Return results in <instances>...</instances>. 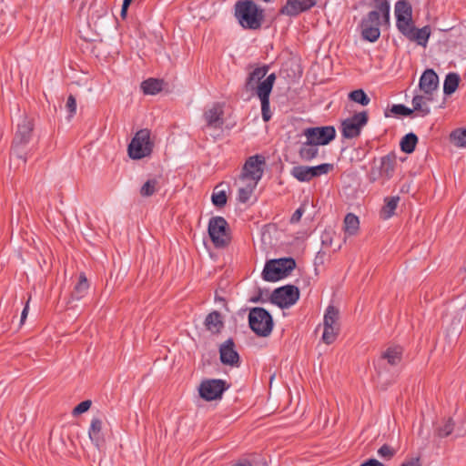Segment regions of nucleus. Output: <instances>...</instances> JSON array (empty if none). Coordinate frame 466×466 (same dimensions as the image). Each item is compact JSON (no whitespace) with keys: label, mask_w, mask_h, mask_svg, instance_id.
Instances as JSON below:
<instances>
[{"label":"nucleus","mask_w":466,"mask_h":466,"mask_svg":"<svg viewBox=\"0 0 466 466\" xmlns=\"http://www.w3.org/2000/svg\"><path fill=\"white\" fill-rule=\"evenodd\" d=\"M208 235L215 248H227L231 241V236L228 228V224L223 217H213L209 219Z\"/></svg>","instance_id":"nucleus-7"},{"label":"nucleus","mask_w":466,"mask_h":466,"mask_svg":"<svg viewBox=\"0 0 466 466\" xmlns=\"http://www.w3.org/2000/svg\"><path fill=\"white\" fill-rule=\"evenodd\" d=\"M399 201H400L399 196L385 198V199H384L385 204L382 207V209L380 212L381 217L384 219H389L390 218H391L394 215L395 210L398 207Z\"/></svg>","instance_id":"nucleus-27"},{"label":"nucleus","mask_w":466,"mask_h":466,"mask_svg":"<svg viewBox=\"0 0 466 466\" xmlns=\"http://www.w3.org/2000/svg\"><path fill=\"white\" fill-rule=\"evenodd\" d=\"M304 212H305L304 206H301L299 208H297L290 218V223L295 224V223L299 222Z\"/></svg>","instance_id":"nucleus-46"},{"label":"nucleus","mask_w":466,"mask_h":466,"mask_svg":"<svg viewBox=\"0 0 466 466\" xmlns=\"http://www.w3.org/2000/svg\"><path fill=\"white\" fill-rule=\"evenodd\" d=\"M360 466H384L383 463L379 461L376 459H370L367 461L363 462Z\"/></svg>","instance_id":"nucleus-47"},{"label":"nucleus","mask_w":466,"mask_h":466,"mask_svg":"<svg viewBox=\"0 0 466 466\" xmlns=\"http://www.w3.org/2000/svg\"><path fill=\"white\" fill-rule=\"evenodd\" d=\"M88 289L89 283L85 273H80L78 281L71 293L72 299L76 300L81 299L86 295Z\"/></svg>","instance_id":"nucleus-25"},{"label":"nucleus","mask_w":466,"mask_h":466,"mask_svg":"<svg viewBox=\"0 0 466 466\" xmlns=\"http://www.w3.org/2000/svg\"><path fill=\"white\" fill-rule=\"evenodd\" d=\"M412 110L418 111L420 116H426L430 114L431 109L425 104L424 97L422 96H414L411 101Z\"/></svg>","instance_id":"nucleus-33"},{"label":"nucleus","mask_w":466,"mask_h":466,"mask_svg":"<svg viewBox=\"0 0 466 466\" xmlns=\"http://www.w3.org/2000/svg\"><path fill=\"white\" fill-rule=\"evenodd\" d=\"M338 332H339L338 326L324 327V331L322 334L323 341L326 344L332 343L336 339Z\"/></svg>","instance_id":"nucleus-39"},{"label":"nucleus","mask_w":466,"mask_h":466,"mask_svg":"<svg viewBox=\"0 0 466 466\" xmlns=\"http://www.w3.org/2000/svg\"><path fill=\"white\" fill-rule=\"evenodd\" d=\"M153 143L150 141V131L147 128L138 130L128 145V156L132 159H141L151 154Z\"/></svg>","instance_id":"nucleus-8"},{"label":"nucleus","mask_w":466,"mask_h":466,"mask_svg":"<svg viewBox=\"0 0 466 466\" xmlns=\"http://www.w3.org/2000/svg\"><path fill=\"white\" fill-rule=\"evenodd\" d=\"M382 20L390 22V4L387 0H375V10L364 16L360 22L361 35L369 42H376L380 35V25Z\"/></svg>","instance_id":"nucleus-2"},{"label":"nucleus","mask_w":466,"mask_h":466,"mask_svg":"<svg viewBox=\"0 0 466 466\" xmlns=\"http://www.w3.org/2000/svg\"><path fill=\"white\" fill-rule=\"evenodd\" d=\"M220 360L223 364L238 366L239 355L235 350V343L233 339H228L219 347Z\"/></svg>","instance_id":"nucleus-19"},{"label":"nucleus","mask_w":466,"mask_h":466,"mask_svg":"<svg viewBox=\"0 0 466 466\" xmlns=\"http://www.w3.org/2000/svg\"><path fill=\"white\" fill-rule=\"evenodd\" d=\"M460 76L457 73H449L443 83V93L447 96L453 94L460 84Z\"/></svg>","instance_id":"nucleus-28"},{"label":"nucleus","mask_w":466,"mask_h":466,"mask_svg":"<svg viewBox=\"0 0 466 466\" xmlns=\"http://www.w3.org/2000/svg\"><path fill=\"white\" fill-rule=\"evenodd\" d=\"M303 135L315 145L324 146L335 138L336 130L332 126L308 127L304 129Z\"/></svg>","instance_id":"nucleus-13"},{"label":"nucleus","mask_w":466,"mask_h":466,"mask_svg":"<svg viewBox=\"0 0 466 466\" xmlns=\"http://www.w3.org/2000/svg\"><path fill=\"white\" fill-rule=\"evenodd\" d=\"M339 310L334 306H329L324 315V327L338 326Z\"/></svg>","instance_id":"nucleus-36"},{"label":"nucleus","mask_w":466,"mask_h":466,"mask_svg":"<svg viewBox=\"0 0 466 466\" xmlns=\"http://www.w3.org/2000/svg\"><path fill=\"white\" fill-rule=\"evenodd\" d=\"M28 302L29 300L26 302L22 313H21V323H23L25 321V319H26L27 317V313H28Z\"/></svg>","instance_id":"nucleus-50"},{"label":"nucleus","mask_w":466,"mask_h":466,"mask_svg":"<svg viewBox=\"0 0 466 466\" xmlns=\"http://www.w3.org/2000/svg\"><path fill=\"white\" fill-rule=\"evenodd\" d=\"M396 165V156L390 153L380 158V174L386 178H390L393 175Z\"/></svg>","instance_id":"nucleus-23"},{"label":"nucleus","mask_w":466,"mask_h":466,"mask_svg":"<svg viewBox=\"0 0 466 466\" xmlns=\"http://www.w3.org/2000/svg\"><path fill=\"white\" fill-rule=\"evenodd\" d=\"M229 388L225 380H202L198 390L199 396L206 401L220 400Z\"/></svg>","instance_id":"nucleus-12"},{"label":"nucleus","mask_w":466,"mask_h":466,"mask_svg":"<svg viewBox=\"0 0 466 466\" xmlns=\"http://www.w3.org/2000/svg\"><path fill=\"white\" fill-rule=\"evenodd\" d=\"M133 0H124L123 1V5H127L129 7L130 4L132 3Z\"/></svg>","instance_id":"nucleus-54"},{"label":"nucleus","mask_w":466,"mask_h":466,"mask_svg":"<svg viewBox=\"0 0 466 466\" xmlns=\"http://www.w3.org/2000/svg\"><path fill=\"white\" fill-rule=\"evenodd\" d=\"M228 197L224 190L214 191L211 196V201L214 206L223 208L227 204Z\"/></svg>","instance_id":"nucleus-40"},{"label":"nucleus","mask_w":466,"mask_h":466,"mask_svg":"<svg viewBox=\"0 0 466 466\" xmlns=\"http://www.w3.org/2000/svg\"><path fill=\"white\" fill-rule=\"evenodd\" d=\"M450 139L458 147H466V129L457 128L450 135Z\"/></svg>","instance_id":"nucleus-35"},{"label":"nucleus","mask_w":466,"mask_h":466,"mask_svg":"<svg viewBox=\"0 0 466 466\" xmlns=\"http://www.w3.org/2000/svg\"><path fill=\"white\" fill-rule=\"evenodd\" d=\"M275 376H276V374H275V373H273V374L269 375V378H268V379L273 380V379H275Z\"/></svg>","instance_id":"nucleus-55"},{"label":"nucleus","mask_w":466,"mask_h":466,"mask_svg":"<svg viewBox=\"0 0 466 466\" xmlns=\"http://www.w3.org/2000/svg\"><path fill=\"white\" fill-rule=\"evenodd\" d=\"M368 121L369 114L367 111L355 113L351 117L344 119L340 125L342 137L348 139L359 137Z\"/></svg>","instance_id":"nucleus-10"},{"label":"nucleus","mask_w":466,"mask_h":466,"mask_svg":"<svg viewBox=\"0 0 466 466\" xmlns=\"http://www.w3.org/2000/svg\"><path fill=\"white\" fill-rule=\"evenodd\" d=\"M334 168L333 164L323 163L315 167H309L311 179L321 175L328 174Z\"/></svg>","instance_id":"nucleus-38"},{"label":"nucleus","mask_w":466,"mask_h":466,"mask_svg":"<svg viewBox=\"0 0 466 466\" xmlns=\"http://www.w3.org/2000/svg\"><path fill=\"white\" fill-rule=\"evenodd\" d=\"M233 466H253L249 461H245L243 462L237 463Z\"/></svg>","instance_id":"nucleus-52"},{"label":"nucleus","mask_w":466,"mask_h":466,"mask_svg":"<svg viewBox=\"0 0 466 466\" xmlns=\"http://www.w3.org/2000/svg\"><path fill=\"white\" fill-rule=\"evenodd\" d=\"M258 183L256 181H248L244 187L238 188V200L246 203L249 200Z\"/></svg>","instance_id":"nucleus-32"},{"label":"nucleus","mask_w":466,"mask_h":466,"mask_svg":"<svg viewBox=\"0 0 466 466\" xmlns=\"http://www.w3.org/2000/svg\"><path fill=\"white\" fill-rule=\"evenodd\" d=\"M316 4L317 0H287L286 4L280 8L279 14L297 16L309 10Z\"/></svg>","instance_id":"nucleus-14"},{"label":"nucleus","mask_w":466,"mask_h":466,"mask_svg":"<svg viewBox=\"0 0 466 466\" xmlns=\"http://www.w3.org/2000/svg\"><path fill=\"white\" fill-rule=\"evenodd\" d=\"M215 300L226 303V299L224 298H222V297H219L218 294H216V296H215Z\"/></svg>","instance_id":"nucleus-53"},{"label":"nucleus","mask_w":466,"mask_h":466,"mask_svg":"<svg viewBox=\"0 0 466 466\" xmlns=\"http://www.w3.org/2000/svg\"><path fill=\"white\" fill-rule=\"evenodd\" d=\"M439 85V77L433 69H426L420 78V88L428 96L426 99L428 101L432 100V93L437 89Z\"/></svg>","instance_id":"nucleus-18"},{"label":"nucleus","mask_w":466,"mask_h":466,"mask_svg":"<svg viewBox=\"0 0 466 466\" xmlns=\"http://www.w3.org/2000/svg\"><path fill=\"white\" fill-rule=\"evenodd\" d=\"M400 32L410 41L416 42L418 45L424 47L427 46L431 35V28L429 25L419 29L414 26L413 22L410 23V25H408Z\"/></svg>","instance_id":"nucleus-16"},{"label":"nucleus","mask_w":466,"mask_h":466,"mask_svg":"<svg viewBox=\"0 0 466 466\" xmlns=\"http://www.w3.org/2000/svg\"><path fill=\"white\" fill-rule=\"evenodd\" d=\"M223 115V106L219 103H215L204 112L203 117L208 127L218 129L224 124Z\"/></svg>","instance_id":"nucleus-20"},{"label":"nucleus","mask_w":466,"mask_h":466,"mask_svg":"<svg viewBox=\"0 0 466 466\" xmlns=\"http://www.w3.org/2000/svg\"><path fill=\"white\" fill-rule=\"evenodd\" d=\"M250 329L259 337H268L272 332L274 322L271 314L264 308H252L248 313Z\"/></svg>","instance_id":"nucleus-6"},{"label":"nucleus","mask_w":466,"mask_h":466,"mask_svg":"<svg viewBox=\"0 0 466 466\" xmlns=\"http://www.w3.org/2000/svg\"><path fill=\"white\" fill-rule=\"evenodd\" d=\"M454 423L451 419L447 420L443 426L438 429V436L443 438L449 436L453 431Z\"/></svg>","instance_id":"nucleus-42"},{"label":"nucleus","mask_w":466,"mask_h":466,"mask_svg":"<svg viewBox=\"0 0 466 466\" xmlns=\"http://www.w3.org/2000/svg\"><path fill=\"white\" fill-rule=\"evenodd\" d=\"M163 80L148 78L141 83V89L146 95H157L163 88Z\"/></svg>","instance_id":"nucleus-26"},{"label":"nucleus","mask_w":466,"mask_h":466,"mask_svg":"<svg viewBox=\"0 0 466 466\" xmlns=\"http://www.w3.org/2000/svg\"><path fill=\"white\" fill-rule=\"evenodd\" d=\"M91 404H92V401L89 400L81 401L79 404H77L74 408V410L72 411L73 415L77 416V415H80V414L87 411L89 410V408L91 407Z\"/></svg>","instance_id":"nucleus-44"},{"label":"nucleus","mask_w":466,"mask_h":466,"mask_svg":"<svg viewBox=\"0 0 466 466\" xmlns=\"http://www.w3.org/2000/svg\"><path fill=\"white\" fill-rule=\"evenodd\" d=\"M319 154V146L315 145L309 139L303 142L299 150V157L304 161H310Z\"/></svg>","instance_id":"nucleus-24"},{"label":"nucleus","mask_w":466,"mask_h":466,"mask_svg":"<svg viewBox=\"0 0 466 466\" xmlns=\"http://www.w3.org/2000/svg\"><path fill=\"white\" fill-rule=\"evenodd\" d=\"M102 420L99 418L96 417L92 419L88 430L89 439L91 440L92 443H94L97 448H99L104 442V438L102 434Z\"/></svg>","instance_id":"nucleus-22"},{"label":"nucleus","mask_w":466,"mask_h":466,"mask_svg":"<svg viewBox=\"0 0 466 466\" xmlns=\"http://www.w3.org/2000/svg\"><path fill=\"white\" fill-rule=\"evenodd\" d=\"M412 9L410 4L406 0H399L395 5L396 25L399 31L410 25Z\"/></svg>","instance_id":"nucleus-15"},{"label":"nucleus","mask_w":466,"mask_h":466,"mask_svg":"<svg viewBox=\"0 0 466 466\" xmlns=\"http://www.w3.org/2000/svg\"><path fill=\"white\" fill-rule=\"evenodd\" d=\"M295 268L296 261L293 258L270 259L265 264L262 279L265 281L275 282L289 276Z\"/></svg>","instance_id":"nucleus-5"},{"label":"nucleus","mask_w":466,"mask_h":466,"mask_svg":"<svg viewBox=\"0 0 466 466\" xmlns=\"http://www.w3.org/2000/svg\"><path fill=\"white\" fill-rule=\"evenodd\" d=\"M418 143V137L410 132L405 135L400 141V149L406 154H411L414 152L416 145Z\"/></svg>","instance_id":"nucleus-29"},{"label":"nucleus","mask_w":466,"mask_h":466,"mask_svg":"<svg viewBox=\"0 0 466 466\" xmlns=\"http://www.w3.org/2000/svg\"><path fill=\"white\" fill-rule=\"evenodd\" d=\"M402 356L403 348L401 346H390L381 353L375 363L379 367H385L387 364L390 366H397L401 362Z\"/></svg>","instance_id":"nucleus-17"},{"label":"nucleus","mask_w":466,"mask_h":466,"mask_svg":"<svg viewBox=\"0 0 466 466\" xmlns=\"http://www.w3.org/2000/svg\"><path fill=\"white\" fill-rule=\"evenodd\" d=\"M390 113H392L394 115H400V116H409L412 115V113H413V110L411 108H409L402 104L393 105L390 107Z\"/></svg>","instance_id":"nucleus-41"},{"label":"nucleus","mask_w":466,"mask_h":466,"mask_svg":"<svg viewBox=\"0 0 466 466\" xmlns=\"http://www.w3.org/2000/svg\"><path fill=\"white\" fill-rule=\"evenodd\" d=\"M290 174L299 182H309L311 180L309 167L295 166L291 168Z\"/></svg>","instance_id":"nucleus-31"},{"label":"nucleus","mask_w":466,"mask_h":466,"mask_svg":"<svg viewBox=\"0 0 466 466\" xmlns=\"http://www.w3.org/2000/svg\"><path fill=\"white\" fill-rule=\"evenodd\" d=\"M268 71V66L255 68L251 71L245 82L244 89L251 95H257L261 103V115L264 122L271 119L269 108V96L276 80V75L271 73L262 80Z\"/></svg>","instance_id":"nucleus-1"},{"label":"nucleus","mask_w":466,"mask_h":466,"mask_svg":"<svg viewBox=\"0 0 466 466\" xmlns=\"http://www.w3.org/2000/svg\"><path fill=\"white\" fill-rule=\"evenodd\" d=\"M204 326L211 334H219L225 326L222 314L218 310H213L207 315L204 320Z\"/></svg>","instance_id":"nucleus-21"},{"label":"nucleus","mask_w":466,"mask_h":466,"mask_svg":"<svg viewBox=\"0 0 466 466\" xmlns=\"http://www.w3.org/2000/svg\"><path fill=\"white\" fill-rule=\"evenodd\" d=\"M127 9H128V6L122 5L121 13H120V15L122 18H125L127 16Z\"/></svg>","instance_id":"nucleus-51"},{"label":"nucleus","mask_w":466,"mask_h":466,"mask_svg":"<svg viewBox=\"0 0 466 466\" xmlns=\"http://www.w3.org/2000/svg\"><path fill=\"white\" fill-rule=\"evenodd\" d=\"M400 466H420V460L418 458L411 459L409 461L402 463Z\"/></svg>","instance_id":"nucleus-48"},{"label":"nucleus","mask_w":466,"mask_h":466,"mask_svg":"<svg viewBox=\"0 0 466 466\" xmlns=\"http://www.w3.org/2000/svg\"><path fill=\"white\" fill-rule=\"evenodd\" d=\"M159 188L158 181L156 178L147 180L140 188V195L143 198L153 196Z\"/></svg>","instance_id":"nucleus-34"},{"label":"nucleus","mask_w":466,"mask_h":466,"mask_svg":"<svg viewBox=\"0 0 466 466\" xmlns=\"http://www.w3.org/2000/svg\"><path fill=\"white\" fill-rule=\"evenodd\" d=\"M299 289L294 285H285L275 289L269 301L280 309H288L293 306L299 299Z\"/></svg>","instance_id":"nucleus-9"},{"label":"nucleus","mask_w":466,"mask_h":466,"mask_svg":"<svg viewBox=\"0 0 466 466\" xmlns=\"http://www.w3.org/2000/svg\"><path fill=\"white\" fill-rule=\"evenodd\" d=\"M235 16L244 29L258 30L264 21V10L252 0H240L235 4Z\"/></svg>","instance_id":"nucleus-4"},{"label":"nucleus","mask_w":466,"mask_h":466,"mask_svg":"<svg viewBox=\"0 0 466 466\" xmlns=\"http://www.w3.org/2000/svg\"><path fill=\"white\" fill-rule=\"evenodd\" d=\"M34 119L25 116L17 124L16 131L12 141V154L22 159L25 163L30 153V142L34 137Z\"/></svg>","instance_id":"nucleus-3"},{"label":"nucleus","mask_w":466,"mask_h":466,"mask_svg":"<svg viewBox=\"0 0 466 466\" xmlns=\"http://www.w3.org/2000/svg\"><path fill=\"white\" fill-rule=\"evenodd\" d=\"M395 453H396V451L388 444L382 445L378 450V455L380 458L386 459V460H390L395 455Z\"/></svg>","instance_id":"nucleus-43"},{"label":"nucleus","mask_w":466,"mask_h":466,"mask_svg":"<svg viewBox=\"0 0 466 466\" xmlns=\"http://www.w3.org/2000/svg\"><path fill=\"white\" fill-rule=\"evenodd\" d=\"M359 227H360L359 218L352 213L347 214L344 218L345 232L350 236L355 235L359 230Z\"/></svg>","instance_id":"nucleus-30"},{"label":"nucleus","mask_w":466,"mask_h":466,"mask_svg":"<svg viewBox=\"0 0 466 466\" xmlns=\"http://www.w3.org/2000/svg\"><path fill=\"white\" fill-rule=\"evenodd\" d=\"M265 165V157L260 155H255L249 157L243 167L241 174L239 175V180L245 182L256 181L257 183L261 179L263 176V166Z\"/></svg>","instance_id":"nucleus-11"},{"label":"nucleus","mask_w":466,"mask_h":466,"mask_svg":"<svg viewBox=\"0 0 466 466\" xmlns=\"http://www.w3.org/2000/svg\"><path fill=\"white\" fill-rule=\"evenodd\" d=\"M66 107L69 112V117H72L76 111V100L73 95L68 96Z\"/></svg>","instance_id":"nucleus-45"},{"label":"nucleus","mask_w":466,"mask_h":466,"mask_svg":"<svg viewBox=\"0 0 466 466\" xmlns=\"http://www.w3.org/2000/svg\"><path fill=\"white\" fill-rule=\"evenodd\" d=\"M349 99L361 106H368L370 98L362 89H356L349 94Z\"/></svg>","instance_id":"nucleus-37"},{"label":"nucleus","mask_w":466,"mask_h":466,"mask_svg":"<svg viewBox=\"0 0 466 466\" xmlns=\"http://www.w3.org/2000/svg\"><path fill=\"white\" fill-rule=\"evenodd\" d=\"M262 296V290L259 289L258 290V295L256 296V297H252L249 301L253 302V303H258V302H264V299H262L261 298Z\"/></svg>","instance_id":"nucleus-49"}]
</instances>
